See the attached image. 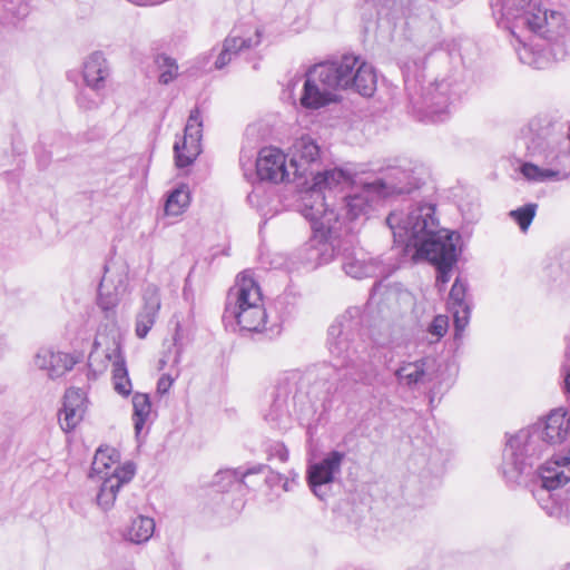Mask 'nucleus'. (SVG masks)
I'll return each instance as SVG.
<instances>
[{
  "label": "nucleus",
  "instance_id": "nucleus-1",
  "mask_svg": "<svg viewBox=\"0 0 570 570\" xmlns=\"http://www.w3.org/2000/svg\"><path fill=\"white\" fill-rule=\"evenodd\" d=\"M435 207L432 204L419 205L409 215L415 254L413 259L423 258L433 265L456 261V247L451 235L434 230Z\"/></svg>",
  "mask_w": 570,
  "mask_h": 570
},
{
  "label": "nucleus",
  "instance_id": "nucleus-2",
  "mask_svg": "<svg viewBox=\"0 0 570 570\" xmlns=\"http://www.w3.org/2000/svg\"><path fill=\"white\" fill-rule=\"evenodd\" d=\"M347 65L335 67L333 61L313 66L306 73L301 105L307 109H320L336 100L335 92L346 83Z\"/></svg>",
  "mask_w": 570,
  "mask_h": 570
},
{
  "label": "nucleus",
  "instance_id": "nucleus-3",
  "mask_svg": "<svg viewBox=\"0 0 570 570\" xmlns=\"http://www.w3.org/2000/svg\"><path fill=\"white\" fill-rule=\"evenodd\" d=\"M109 365L112 366V381L128 375L120 344L114 337L96 338L88 357V366L94 374L98 375L105 373Z\"/></svg>",
  "mask_w": 570,
  "mask_h": 570
},
{
  "label": "nucleus",
  "instance_id": "nucleus-4",
  "mask_svg": "<svg viewBox=\"0 0 570 570\" xmlns=\"http://www.w3.org/2000/svg\"><path fill=\"white\" fill-rule=\"evenodd\" d=\"M202 137L200 110L195 108L187 119L183 137L174 145V160L177 168L183 169L195 163L202 154Z\"/></svg>",
  "mask_w": 570,
  "mask_h": 570
},
{
  "label": "nucleus",
  "instance_id": "nucleus-5",
  "mask_svg": "<svg viewBox=\"0 0 570 570\" xmlns=\"http://www.w3.org/2000/svg\"><path fill=\"white\" fill-rule=\"evenodd\" d=\"M335 67L347 65L345 71L346 83L342 85V90L353 88L364 97H371L376 90L377 76L374 68L366 61L356 56H343L340 60L333 61Z\"/></svg>",
  "mask_w": 570,
  "mask_h": 570
},
{
  "label": "nucleus",
  "instance_id": "nucleus-6",
  "mask_svg": "<svg viewBox=\"0 0 570 570\" xmlns=\"http://www.w3.org/2000/svg\"><path fill=\"white\" fill-rule=\"evenodd\" d=\"M287 155L278 147H263L257 155L255 168L261 180L283 183L288 178Z\"/></svg>",
  "mask_w": 570,
  "mask_h": 570
},
{
  "label": "nucleus",
  "instance_id": "nucleus-7",
  "mask_svg": "<svg viewBox=\"0 0 570 570\" xmlns=\"http://www.w3.org/2000/svg\"><path fill=\"white\" fill-rule=\"evenodd\" d=\"M230 306H253L264 304V296L258 282L249 271L236 275L234 285L228 291Z\"/></svg>",
  "mask_w": 570,
  "mask_h": 570
},
{
  "label": "nucleus",
  "instance_id": "nucleus-8",
  "mask_svg": "<svg viewBox=\"0 0 570 570\" xmlns=\"http://www.w3.org/2000/svg\"><path fill=\"white\" fill-rule=\"evenodd\" d=\"M87 394L82 389L70 387L65 392L58 419L65 432H71L80 424L87 411Z\"/></svg>",
  "mask_w": 570,
  "mask_h": 570
},
{
  "label": "nucleus",
  "instance_id": "nucleus-9",
  "mask_svg": "<svg viewBox=\"0 0 570 570\" xmlns=\"http://www.w3.org/2000/svg\"><path fill=\"white\" fill-rule=\"evenodd\" d=\"M135 475V465L132 463H125L118 466L110 476H102L104 482L97 494V504L104 509L109 510L114 507L119 489L129 482Z\"/></svg>",
  "mask_w": 570,
  "mask_h": 570
},
{
  "label": "nucleus",
  "instance_id": "nucleus-10",
  "mask_svg": "<svg viewBox=\"0 0 570 570\" xmlns=\"http://www.w3.org/2000/svg\"><path fill=\"white\" fill-rule=\"evenodd\" d=\"M81 358V353L71 354L60 351L42 350L37 354L36 363L39 368L45 370L51 379H55L71 371Z\"/></svg>",
  "mask_w": 570,
  "mask_h": 570
},
{
  "label": "nucleus",
  "instance_id": "nucleus-11",
  "mask_svg": "<svg viewBox=\"0 0 570 570\" xmlns=\"http://www.w3.org/2000/svg\"><path fill=\"white\" fill-rule=\"evenodd\" d=\"M142 307L136 316L135 332L139 338H145L156 323L160 311L159 289L155 285H149L144 291Z\"/></svg>",
  "mask_w": 570,
  "mask_h": 570
},
{
  "label": "nucleus",
  "instance_id": "nucleus-12",
  "mask_svg": "<svg viewBox=\"0 0 570 570\" xmlns=\"http://www.w3.org/2000/svg\"><path fill=\"white\" fill-rule=\"evenodd\" d=\"M321 158L320 146L312 138L303 136L297 139L292 148L291 166L294 175L304 177L308 174L311 166Z\"/></svg>",
  "mask_w": 570,
  "mask_h": 570
},
{
  "label": "nucleus",
  "instance_id": "nucleus-13",
  "mask_svg": "<svg viewBox=\"0 0 570 570\" xmlns=\"http://www.w3.org/2000/svg\"><path fill=\"white\" fill-rule=\"evenodd\" d=\"M542 484L556 490L570 481V458L559 456L548 460L540 470Z\"/></svg>",
  "mask_w": 570,
  "mask_h": 570
},
{
  "label": "nucleus",
  "instance_id": "nucleus-14",
  "mask_svg": "<svg viewBox=\"0 0 570 570\" xmlns=\"http://www.w3.org/2000/svg\"><path fill=\"white\" fill-rule=\"evenodd\" d=\"M236 323L246 331L262 332L266 327L267 313L264 304L232 306Z\"/></svg>",
  "mask_w": 570,
  "mask_h": 570
},
{
  "label": "nucleus",
  "instance_id": "nucleus-15",
  "mask_svg": "<svg viewBox=\"0 0 570 570\" xmlns=\"http://www.w3.org/2000/svg\"><path fill=\"white\" fill-rule=\"evenodd\" d=\"M343 458V453L333 451L320 463L312 465L308 469L309 485L315 488L332 482L333 475L338 471Z\"/></svg>",
  "mask_w": 570,
  "mask_h": 570
},
{
  "label": "nucleus",
  "instance_id": "nucleus-16",
  "mask_svg": "<svg viewBox=\"0 0 570 570\" xmlns=\"http://www.w3.org/2000/svg\"><path fill=\"white\" fill-rule=\"evenodd\" d=\"M570 431V419L562 409L553 410L546 420L543 438L552 444L562 442Z\"/></svg>",
  "mask_w": 570,
  "mask_h": 570
},
{
  "label": "nucleus",
  "instance_id": "nucleus-17",
  "mask_svg": "<svg viewBox=\"0 0 570 570\" xmlns=\"http://www.w3.org/2000/svg\"><path fill=\"white\" fill-rule=\"evenodd\" d=\"M466 288L460 279H455L450 291L451 309L453 311L454 323L458 330L464 328L468 323L469 307L464 303Z\"/></svg>",
  "mask_w": 570,
  "mask_h": 570
},
{
  "label": "nucleus",
  "instance_id": "nucleus-18",
  "mask_svg": "<svg viewBox=\"0 0 570 570\" xmlns=\"http://www.w3.org/2000/svg\"><path fill=\"white\" fill-rule=\"evenodd\" d=\"M108 75L106 67V59L102 55L95 52L85 62L83 78L88 86L92 88H100Z\"/></svg>",
  "mask_w": 570,
  "mask_h": 570
},
{
  "label": "nucleus",
  "instance_id": "nucleus-19",
  "mask_svg": "<svg viewBox=\"0 0 570 570\" xmlns=\"http://www.w3.org/2000/svg\"><path fill=\"white\" fill-rule=\"evenodd\" d=\"M119 452L109 445L100 446L94 458L92 470L97 474L110 476L119 465Z\"/></svg>",
  "mask_w": 570,
  "mask_h": 570
},
{
  "label": "nucleus",
  "instance_id": "nucleus-20",
  "mask_svg": "<svg viewBox=\"0 0 570 570\" xmlns=\"http://www.w3.org/2000/svg\"><path fill=\"white\" fill-rule=\"evenodd\" d=\"M190 204V191L186 184H181L167 197L164 212L167 216L181 215Z\"/></svg>",
  "mask_w": 570,
  "mask_h": 570
},
{
  "label": "nucleus",
  "instance_id": "nucleus-21",
  "mask_svg": "<svg viewBox=\"0 0 570 570\" xmlns=\"http://www.w3.org/2000/svg\"><path fill=\"white\" fill-rule=\"evenodd\" d=\"M132 421L135 430L139 433L151 414V401L148 394L136 393L132 396Z\"/></svg>",
  "mask_w": 570,
  "mask_h": 570
},
{
  "label": "nucleus",
  "instance_id": "nucleus-22",
  "mask_svg": "<svg viewBox=\"0 0 570 570\" xmlns=\"http://www.w3.org/2000/svg\"><path fill=\"white\" fill-rule=\"evenodd\" d=\"M155 523L151 518L137 517L127 529V537L131 542H146L154 533Z\"/></svg>",
  "mask_w": 570,
  "mask_h": 570
},
{
  "label": "nucleus",
  "instance_id": "nucleus-23",
  "mask_svg": "<svg viewBox=\"0 0 570 570\" xmlns=\"http://www.w3.org/2000/svg\"><path fill=\"white\" fill-rule=\"evenodd\" d=\"M345 175L341 169H328L313 176L312 190L324 191L333 189L344 181Z\"/></svg>",
  "mask_w": 570,
  "mask_h": 570
},
{
  "label": "nucleus",
  "instance_id": "nucleus-24",
  "mask_svg": "<svg viewBox=\"0 0 570 570\" xmlns=\"http://www.w3.org/2000/svg\"><path fill=\"white\" fill-rule=\"evenodd\" d=\"M520 173L524 176V178L532 181H546L559 178V170L540 168L532 163L522 164L520 167Z\"/></svg>",
  "mask_w": 570,
  "mask_h": 570
},
{
  "label": "nucleus",
  "instance_id": "nucleus-25",
  "mask_svg": "<svg viewBox=\"0 0 570 570\" xmlns=\"http://www.w3.org/2000/svg\"><path fill=\"white\" fill-rule=\"evenodd\" d=\"M538 205L531 203L511 210L509 215L522 232H527L535 217Z\"/></svg>",
  "mask_w": 570,
  "mask_h": 570
},
{
  "label": "nucleus",
  "instance_id": "nucleus-26",
  "mask_svg": "<svg viewBox=\"0 0 570 570\" xmlns=\"http://www.w3.org/2000/svg\"><path fill=\"white\" fill-rule=\"evenodd\" d=\"M425 364L423 361L409 363L396 371V375L404 380L411 386L420 382L425 375Z\"/></svg>",
  "mask_w": 570,
  "mask_h": 570
},
{
  "label": "nucleus",
  "instance_id": "nucleus-27",
  "mask_svg": "<svg viewBox=\"0 0 570 570\" xmlns=\"http://www.w3.org/2000/svg\"><path fill=\"white\" fill-rule=\"evenodd\" d=\"M156 62L160 69L159 81L168 83L174 80L178 72V66L175 60L167 56H158Z\"/></svg>",
  "mask_w": 570,
  "mask_h": 570
},
{
  "label": "nucleus",
  "instance_id": "nucleus-28",
  "mask_svg": "<svg viewBox=\"0 0 570 570\" xmlns=\"http://www.w3.org/2000/svg\"><path fill=\"white\" fill-rule=\"evenodd\" d=\"M546 11L541 10L540 8L533 12H530L527 17V26L533 32L540 31L546 26Z\"/></svg>",
  "mask_w": 570,
  "mask_h": 570
},
{
  "label": "nucleus",
  "instance_id": "nucleus-29",
  "mask_svg": "<svg viewBox=\"0 0 570 570\" xmlns=\"http://www.w3.org/2000/svg\"><path fill=\"white\" fill-rule=\"evenodd\" d=\"M449 328V318L445 315H436L429 326V332L438 340L443 337Z\"/></svg>",
  "mask_w": 570,
  "mask_h": 570
},
{
  "label": "nucleus",
  "instance_id": "nucleus-30",
  "mask_svg": "<svg viewBox=\"0 0 570 570\" xmlns=\"http://www.w3.org/2000/svg\"><path fill=\"white\" fill-rule=\"evenodd\" d=\"M456 261H449L442 264L434 265L438 268L439 275L436 277V283L444 286L450 281V272L452 267L455 265Z\"/></svg>",
  "mask_w": 570,
  "mask_h": 570
},
{
  "label": "nucleus",
  "instance_id": "nucleus-31",
  "mask_svg": "<svg viewBox=\"0 0 570 570\" xmlns=\"http://www.w3.org/2000/svg\"><path fill=\"white\" fill-rule=\"evenodd\" d=\"M112 382H114V389L118 394H120L122 396H128L131 393L132 386H131V381L128 375L119 377Z\"/></svg>",
  "mask_w": 570,
  "mask_h": 570
},
{
  "label": "nucleus",
  "instance_id": "nucleus-32",
  "mask_svg": "<svg viewBox=\"0 0 570 570\" xmlns=\"http://www.w3.org/2000/svg\"><path fill=\"white\" fill-rule=\"evenodd\" d=\"M347 206L350 208V213L353 217H357L360 213L364 209L365 200L361 196H350L347 198Z\"/></svg>",
  "mask_w": 570,
  "mask_h": 570
},
{
  "label": "nucleus",
  "instance_id": "nucleus-33",
  "mask_svg": "<svg viewBox=\"0 0 570 570\" xmlns=\"http://www.w3.org/2000/svg\"><path fill=\"white\" fill-rule=\"evenodd\" d=\"M174 382L175 379L171 377L169 374L161 375L157 382V393L160 395L168 393Z\"/></svg>",
  "mask_w": 570,
  "mask_h": 570
},
{
  "label": "nucleus",
  "instance_id": "nucleus-34",
  "mask_svg": "<svg viewBox=\"0 0 570 570\" xmlns=\"http://www.w3.org/2000/svg\"><path fill=\"white\" fill-rule=\"evenodd\" d=\"M245 46V40L238 37H229L225 40L224 47L230 53H236Z\"/></svg>",
  "mask_w": 570,
  "mask_h": 570
},
{
  "label": "nucleus",
  "instance_id": "nucleus-35",
  "mask_svg": "<svg viewBox=\"0 0 570 570\" xmlns=\"http://www.w3.org/2000/svg\"><path fill=\"white\" fill-rule=\"evenodd\" d=\"M230 58L232 53L224 47L215 62L216 68L222 69L225 67L230 61Z\"/></svg>",
  "mask_w": 570,
  "mask_h": 570
},
{
  "label": "nucleus",
  "instance_id": "nucleus-36",
  "mask_svg": "<svg viewBox=\"0 0 570 570\" xmlns=\"http://www.w3.org/2000/svg\"><path fill=\"white\" fill-rule=\"evenodd\" d=\"M137 6H155L164 0H135Z\"/></svg>",
  "mask_w": 570,
  "mask_h": 570
},
{
  "label": "nucleus",
  "instance_id": "nucleus-37",
  "mask_svg": "<svg viewBox=\"0 0 570 570\" xmlns=\"http://www.w3.org/2000/svg\"><path fill=\"white\" fill-rule=\"evenodd\" d=\"M564 387H566V391L570 393V370L564 379Z\"/></svg>",
  "mask_w": 570,
  "mask_h": 570
},
{
  "label": "nucleus",
  "instance_id": "nucleus-38",
  "mask_svg": "<svg viewBox=\"0 0 570 570\" xmlns=\"http://www.w3.org/2000/svg\"><path fill=\"white\" fill-rule=\"evenodd\" d=\"M129 1L136 4V1H135V0H129Z\"/></svg>",
  "mask_w": 570,
  "mask_h": 570
}]
</instances>
